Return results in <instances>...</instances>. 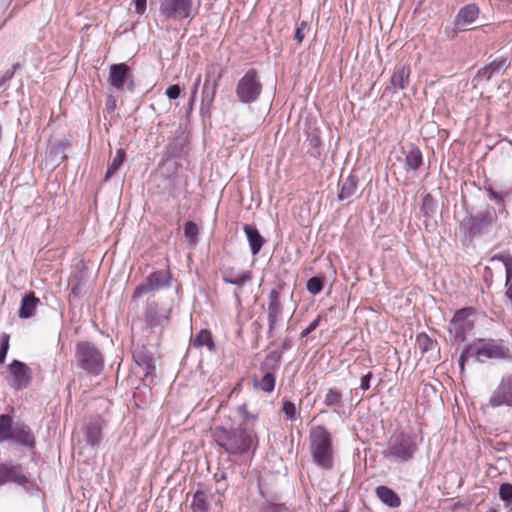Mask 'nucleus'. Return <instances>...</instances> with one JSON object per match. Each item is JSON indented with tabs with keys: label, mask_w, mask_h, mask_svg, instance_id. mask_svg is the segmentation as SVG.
<instances>
[{
	"label": "nucleus",
	"mask_w": 512,
	"mask_h": 512,
	"mask_svg": "<svg viewBox=\"0 0 512 512\" xmlns=\"http://www.w3.org/2000/svg\"><path fill=\"white\" fill-rule=\"evenodd\" d=\"M172 276L169 270H158L150 273L145 281L136 286L133 291L132 299H140L144 294L158 291L162 288L170 287Z\"/></svg>",
	"instance_id": "9b49d317"
},
{
	"label": "nucleus",
	"mask_w": 512,
	"mask_h": 512,
	"mask_svg": "<svg viewBox=\"0 0 512 512\" xmlns=\"http://www.w3.org/2000/svg\"><path fill=\"white\" fill-rule=\"evenodd\" d=\"M262 88L258 71L250 69L238 80L235 93L239 102L250 104L259 99Z\"/></svg>",
	"instance_id": "6e6552de"
},
{
	"label": "nucleus",
	"mask_w": 512,
	"mask_h": 512,
	"mask_svg": "<svg viewBox=\"0 0 512 512\" xmlns=\"http://www.w3.org/2000/svg\"><path fill=\"white\" fill-rule=\"evenodd\" d=\"M488 198L491 201L496 202L497 204H503L505 201V198L509 195V191L506 192H496L493 188L488 187L485 189Z\"/></svg>",
	"instance_id": "79ce46f5"
},
{
	"label": "nucleus",
	"mask_w": 512,
	"mask_h": 512,
	"mask_svg": "<svg viewBox=\"0 0 512 512\" xmlns=\"http://www.w3.org/2000/svg\"><path fill=\"white\" fill-rule=\"evenodd\" d=\"M213 438L217 445L230 455L246 454L257 445L256 437L241 426H217L213 429Z\"/></svg>",
	"instance_id": "f03ea898"
},
{
	"label": "nucleus",
	"mask_w": 512,
	"mask_h": 512,
	"mask_svg": "<svg viewBox=\"0 0 512 512\" xmlns=\"http://www.w3.org/2000/svg\"><path fill=\"white\" fill-rule=\"evenodd\" d=\"M68 147V143L65 141H57L55 143H52L48 146V157L55 162L56 164H59L60 162L64 161L66 156V149Z\"/></svg>",
	"instance_id": "a878e982"
},
{
	"label": "nucleus",
	"mask_w": 512,
	"mask_h": 512,
	"mask_svg": "<svg viewBox=\"0 0 512 512\" xmlns=\"http://www.w3.org/2000/svg\"><path fill=\"white\" fill-rule=\"evenodd\" d=\"M8 483L16 484L27 491L36 488L34 481L25 475L22 465L11 461L0 463V487Z\"/></svg>",
	"instance_id": "9d476101"
},
{
	"label": "nucleus",
	"mask_w": 512,
	"mask_h": 512,
	"mask_svg": "<svg viewBox=\"0 0 512 512\" xmlns=\"http://www.w3.org/2000/svg\"><path fill=\"white\" fill-rule=\"evenodd\" d=\"M7 382L15 390L26 388L31 382V369L23 362L13 360L7 367Z\"/></svg>",
	"instance_id": "f8f14e48"
},
{
	"label": "nucleus",
	"mask_w": 512,
	"mask_h": 512,
	"mask_svg": "<svg viewBox=\"0 0 512 512\" xmlns=\"http://www.w3.org/2000/svg\"><path fill=\"white\" fill-rule=\"evenodd\" d=\"M8 348H9V336L7 334H3L0 337V365L5 360Z\"/></svg>",
	"instance_id": "49530a36"
},
{
	"label": "nucleus",
	"mask_w": 512,
	"mask_h": 512,
	"mask_svg": "<svg viewBox=\"0 0 512 512\" xmlns=\"http://www.w3.org/2000/svg\"><path fill=\"white\" fill-rule=\"evenodd\" d=\"M324 404L329 408L343 407V394L337 388H329L324 396Z\"/></svg>",
	"instance_id": "c85d7f7f"
},
{
	"label": "nucleus",
	"mask_w": 512,
	"mask_h": 512,
	"mask_svg": "<svg viewBox=\"0 0 512 512\" xmlns=\"http://www.w3.org/2000/svg\"><path fill=\"white\" fill-rule=\"evenodd\" d=\"M216 91L217 87H213L211 84L204 83L202 91L203 101L211 103L215 98Z\"/></svg>",
	"instance_id": "a18cd8bd"
},
{
	"label": "nucleus",
	"mask_w": 512,
	"mask_h": 512,
	"mask_svg": "<svg viewBox=\"0 0 512 512\" xmlns=\"http://www.w3.org/2000/svg\"><path fill=\"white\" fill-rule=\"evenodd\" d=\"M375 493L378 499L390 508H397L401 505V499L398 494L387 486H378Z\"/></svg>",
	"instance_id": "4be33fe9"
},
{
	"label": "nucleus",
	"mask_w": 512,
	"mask_h": 512,
	"mask_svg": "<svg viewBox=\"0 0 512 512\" xmlns=\"http://www.w3.org/2000/svg\"><path fill=\"white\" fill-rule=\"evenodd\" d=\"M200 0H158V18L161 22L192 20L198 13Z\"/></svg>",
	"instance_id": "20e7f679"
},
{
	"label": "nucleus",
	"mask_w": 512,
	"mask_h": 512,
	"mask_svg": "<svg viewBox=\"0 0 512 512\" xmlns=\"http://www.w3.org/2000/svg\"><path fill=\"white\" fill-rule=\"evenodd\" d=\"M107 82L117 92L134 93L135 91L134 76L126 63L110 65Z\"/></svg>",
	"instance_id": "1a4fd4ad"
},
{
	"label": "nucleus",
	"mask_w": 512,
	"mask_h": 512,
	"mask_svg": "<svg viewBox=\"0 0 512 512\" xmlns=\"http://www.w3.org/2000/svg\"><path fill=\"white\" fill-rule=\"evenodd\" d=\"M243 230L246 234L247 240L249 242V247L251 250V253L255 256L257 255L260 250L262 249L265 239L261 236L258 229L250 224H245L243 227Z\"/></svg>",
	"instance_id": "412c9836"
},
{
	"label": "nucleus",
	"mask_w": 512,
	"mask_h": 512,
	"mask_svg": "<svg viewBox=\"0 0 512 512\" xmlns=\"http://www.w3.org/2000/svg\"><path fill=\"white\" fill-rule=\"evenodd\" d=\"M125 160V151L123 149H118L115 157L108 165L107 171L105 173V180H109L120 168Z\"/></svg>",
	"instance_id": "c9c22d12"
},
{
	"label": "nucleus",
	"mask_w": 512,
	"mask_h": 512,
	"mask_svg": "<svg viewBox=\"0 0 512 512\" xmlns=\"http://www.w3.org/2000/svg\"><path fill=\"white\" fill-rule=\"evenodd\" d=\"M496 219L497 216L495 210L492 207L487 206L483 210L465 217L461 221L460 227L470 237L474 238L485 233L493 225Z\"/></svg>",
	"instance_id": "0eeeda50"
},
{
	"label": "nucleus",
	"mask_w": 512,
	"mask_h": 512,
	"mask_svg": "<svg viewBox=\"0 0 512 512\" xmlns=\"http://www.w3.org/2000/svg\"><path fill=\"white\" fill-rule=\"evenodd\" d=\"M10 440L28 449H33L36 445L34 433L31 428L25 424H16L13 426Z\"/></svg>",
	"instance_id": "a211bd4d"
},
{
	"label": "nucleus",
	"mask_w": 512,
	"mask_h": 512,
	"mask_svg": "<svg viewBox=\"0 0 512 512\" xmlns=\"http://www.w3.org/2000/svg\"><path fill=\"white\" fill-rule=\"evenodd\" d=\"M322 317L318 315L300 334L301 338L307 337L320 325Z\"/></svg>",
	"instance_id": "de8ad7c7"
},
{
	"label": "nucleus",
	"mask_w": 512,
	"mask_h": 512,
	"mask_svg": "<svg viewBox=\"0 0 512 512\" xmlns=\"http://www.w3.org/2000/svg\"><path fill=\"white\" fill-rule=\"evenodd\" d=\"M417 451L416 438L404 432H399L390 437L382 454L390 462L399 464L411 461Z\"/></svg>",
	"instance_id": "39448f33"
},
{
	"label": "nucleus",
	"mask_w": 512,
	"mask_h": 512,
	"mask_svg": "<svg viewBox=\"0 0 512 512\" xmlns=\"http://www.w3.org/2000/svg\"><path fill=\"white\" fill-rule=\"evenodd\" d=\"M357 187L358 177L354 174H350L342 183L338 199L342 201L352 197L356 193Z\"/></svg>",
	"instance_id": "bb28decb"
},
{
	"label": "nucleus",
	"mask_w": 512,
	"mask_h": 512,
	"mask_svg": "<svg viewBox=\"0 0 512 512\" xmlns=\"http://www.w3.org/2000/svg\"><path fill=\"white\" fill-rule=\"evenodd\" d=\"M406 166L415 171L422 165V153L416 146H412L405 156Z\"/></svg>",
	"instance_id": "2f4dec72"
},
{
	"label": "nucleus",
	"mask_w": 512,
	"mask_h": 512,
	"mask_svg": "<svg viewBox=\"0 0 512 512\" xmlns=\"http://www.w3.org/2000/svg\"><path fill=\"white\" fill-rule=\"evenodd\" d=\"M17 68H19V64L13 65L11 70L5 72V74L0 78V87H2L7 81L13 78Z\"/></svg>",
	"instance_id": "3c124183"
},
{
	"label": "nucleus",
	"mask_w": 512,
	"mask_h": 512,
	"mask_svg": "<svg viewBox=\"0 0 512 512\" xmlns=\"http://www.w3.org/2000/svg\"><path fill=\"white\" fill-rule=\"evenodd\" d=\"M237 412L240 416H242L244 418L245 421H248L249 419H255L256 416L255 415H251L249 412H248V409H247V405L246 404H242V405H239L237 407Z\"/></svg>",
	"instance_id": "603ef678"
},
{
	"label": "nucleus",
	"mask_w": 512,
	"mask_h": 512,
	"mask_svg": "<svg viewBox=\"0 0 512 512\" xmlns=\"http://www.w3.org/2000/svg\"><path fill=\"white\" fill-rule=\"evenodd\" d=\"M373 378L372 372H368L361 378L360 388L363 391H367L370 388V381Z\"/></svg>",
	"instance_id": "864d4df0"
},
{
	"label": "nucleus",
	"mask_w": 512,
	"mask_h": 512,
	"mask_svg": "<svg viewBox=\"0 0 512 512\" xmlns=\"http://www.w3.org/2000/svg\"><path fill=\"white\" fill-rule=\"evenodd\" d=\"M480 13L479 7L470 3L460 8L456 15V25L460 29H464L467 26L473 24L478 18Z\"/></svg>",
	"instance_id": "aec40b11"
},
{
	"label": "nucleus",
	"mask_w": 512,
	"mask_h": 512,
	"mask_svg": "<svg viewBox=\"0 0 512 512\" xmlns=\"http://www.w3.org/2000/svg\"><path fill=\"white\" fill-rule=\"evenodd\" d=\"M193 343L197 347L206 346L210 351H213L215 349V343L213 340L212 333L208 329L200 330L195 336Z\"/></svg>",
	"instance_id": "72a5a7b5"
},
{
	"label": "nucleus",
	"mask_w": 512,
	"mask_h": 512,
	"mask_svg": "<svg viewBox=\"0 0 512 512\" xmlns=\"http://www.w3.org/2000/svg\"><path fill=\"white\" fill-rule=\"evenodd\" d=\"M411 69L408 65H396L390 78V85L393 92L404 90L410 83Z\"/></svg>",
	"instance_id": "6ab92c4d"
},
{
	"label": "nucleus",
	"mask_w": 512,
	"mask_h": 512,
	"mask_svg": "<svg viewBox=\"0 0 512 512\" xmlns=\"http://www.w3.org/2000/svg\"><path fill=\"white\" fill-rule=\"evenodd\" d=\"M275 375L272 372H265L261 379H254V387L265 393H270L275 388Z\"/></svg>",
	"instance_id": "473e14b6"
},
{
	"label": "nucleus",
	"mask_w": 512,
	"mask_h": 512,
	"mask_svg": "<svg viewBox=\"0 0 512 512\" xmlns=\"http://www.w3.org/2000/svg\"><path fill=\"white\" fill-rule=\"evenodd\" d=\"M492 260L501 261L505 267L507 282L512 279V256L508 253L495 255Z\"/></svg>",
	"instance_id": "ea45409f"
},
{
	"label": "nucleus",
	"mask_w": 512,
	"mask_h": 512,
	"mask_svg": "<svg viewBox=\"0 0 512 512\" xmlns=\"http://www.w3.org/2000/svg\"><path fill=\"white\" fill-rule=\"evenodd\" d=\"M436 211V203L430 194H426L422 199L421 212L425 217H431Z\"/></svg>",
	"instance_id": "58836bf2"
},
{
	"label": "nucleus",
	"mask_w": 512,
	"mask_h": 512,
	"mask_svg": "<svg viewBox=\"0 0 512 512\" xmlns=\"http://www.w3.org/2000/svg\"><path fill=\"white\" fill-rule=\"evenodd\" d=\"M308 441L312 463L322 471H332L336 450L331 432L322 425L313 426L309 430Z\"/></svg>",
	"instance_id": "f257e3e1"
},
{
	"label": "nucleus",
	"mask_w": 512,
	"mask_h": 512,
	"mask_svg": "<svg viewBox=\"0 0 512 512\" xmlns=\"http://www.w3.org/2000/svg\"><path fill=\"white\" fill-rule=\"evenodd\" d=\"M222 77L221 68L217 64H209L206 67L205 82L213 87H218V82Z\"/></svg>",
	"instance_id": "f704fd0d"
},
{
	"label": "nucleus",
	"mask_w": 512,
	"mask_h": 512,
	"mask_svg": "<svg viewBox=\"0 0 512 512\" xmlns=\"http://www.w3.org/2000/svg\"><path fill=\"white\" fill-rule=\"evenodd\" d=\"M193 512H208L209 509V496L203 490H197L193 495L192 500Z\"/></svg>",
	"instance_id": "cd10ccee"
},
{
	"label": "nucleus",
	"mask_w": 512,
	"mask_h": 512,
	"mask_svg": "<svg viewBox=\"0 0 512 512\" xmlns=\"http://www.w3.org/2000/svg\"><path fill=\"white\" fill-rule=\"evenodd\" d=\"M75 357L81 369L89 374L99 375L104 368V358L99 349L90 342L77 344Z\"/></svg>",
	"instance_id": "423d86ee"
},
{
	"label": "nucleus",
	"mask_w": 512,
	"mask_h": 512,
	"mask_svg": "<svg viewBox=\"0 0 512 512\" xmlns=\"http://www.w3.org/2000/svg\"><path fill=\"white\" fill-rule=\"evenodd\" d=\"M308 27L306 22H301V24L297 27L295 31L294 38L297 40L298 43H301L303 39L305 38L304 30Z\"/></svg>",
	"instance_id": "8fccbe9b"
},
{
	"label": "nucleus",
	"mask_w": 512,
	"mask_h": 512,
	"mask_svg": "<svg viewBox=\"0 0 512 512\" xmlns=\"http://www.w3.org/2000/svg\"><path fill=\"white\" fill-rule=\"evenodd\" d=\"M475 358L479 362L488 359H507L510 358V350L503 346L502 341L495 342L493 340L485 342L482 339L468 344L462 351L459 363L464 369V364L469 359Z\"/></svg>",
	"instance_id": "7ed1b4c3"
},
{
	"label": "nucleus",
	"mask_w": 512,
	"mask_h": 512,
	"mask_svg": "<svg viewBox=\"0 0 512 512\" xmlns=\"http://www.w3.org/2000/svg\"><path fill=\"white\" fill-rule=\"evenodd\" d=\"M39 303L40 300L39 298L35 297L34 293L31 292L29 294H26L21 300L19 317L22 319L31 318L34 315Z\"/></svg>",
	"instance_id": "b1692460"
},
{
	"label": "nucleus",
	"mask_w": 512,
	"mask_h": 512,
	"mask_svg": "<svg viewBox=\"0 0 512 512\" xmlns=\"http://www.w3.org/2000/svg\"><path fill=\"white\" fill-rule=\"evenodd\" d=\"M166 96L168 97V99L170 100H175L177 98H179L180 94H181V88L179 85L177 84H174V85H170L167 89H166V92H165Z\"/></svg>",
	"instance_id": "09e8293b"
},
{
	"label": "nucleus",
	"mask_w": 512,
	"mask_h": 512,
	"mask_svg": "<svg viewBox=\"0 0 512 512\" xmlns=\"http://www.w3.org/2000/svg\"><path fill=\"white\" fill-rule=\"evenodd\" d=\"M184 235L189 243L196 244L199 236V227L193 221L184 224Z\"/></svg>",
	"instance_id": "4c0bfd02"
},
{
	"label": "nucleus",
	"mask_w": 512,
	"mask_h": 512,
	"mask_svg": "<svg viewBox=\"0 0 512 512\" xmlns=\"http://www.w3.org/2000/svg\"><path fill=\"white\" fill-rule=\"evenodd\" d=\"M282 411L286 415L287 419L294 421L296 419V406L289 400H283Z\"/></svg>",
	"instance_id": "37998d69"
},
{
	"label": "nucleus",
	"mask_w": 512,
	"mask_h": 512,
	"mask_svg": "<svg viewBox=\"0 0 512 512\" xmlns=\"http://www.w3.org/2000/svg\"><path fill=\"white\" fill-rule=\"evenodd\" d=\"M474 313L472 307H466L457 310L449 326V331L454 333V337L457 341H464L466 338V332L472 328V323L468 321V318Z\"/></svg>",
	"instance_id": "2eb2a0df"
},
{
	"label": "nucleus",
	"mask_w": 512,
	"mask_h": 512,
	"mask_svg": "<svg viewBox=\"0 0 512 512\" xmlns=\"http://www.w3.org/2000/svg\"><path fill=\"white\" fill-rule=\"evenodd\" d=\"M169 314V310L160 309L154 302L148 304L143 316L145 327L152 332H161L169 322Z\"/></svg>",
	"instance_id": "ddd939ff"
},
{
	"label": "nucleus",
	"mask_w": 512,
	"mask_h": 512,
	"mask_svg": "<svg viewBox=\"0 0 512 512\" xmlns=\"http://www.w3.org/2000/svg\"><path fill=\"white\" fill-rule=\"evenodd\" d=\"M200 82H201V75H198L196 78L195 84H194L193 91H192L191 101L194 100V97H195V94L197 93V89H198Z\"/></svg>",
	"instance_id": "4d7b16f0"
},
{
	"label": "nucleus",
	"mask_w": 512,
	"mask_h": 512,
	"mask_svg": "<svg viewBox=\"0 0 512 512\" xmlns=\"http://www.w3.org/2000/svg\"><path fill=\"white\" fill-rule=\"evenodd\" d=\"M499 497L503 501L505 508L512 510V484L503 483L499 487Z\"/></svg>",
	"instance_id": "e433bc0d"
},
{
	"label": "nucleus",
	"mask_w": 512,
	"mask_h": 512,
	"mask_svg": "<svg viewBox=\"0 0 512 512\" xmlns=\"http://www.w3.org/2000/svg\"><path fill=\"white\" fill-rule=\"evenodd\" d=\"M13 432V420L10 415H0V444L11 438Z\"/></svg>",
	"instance_id": "7c9ffc66"
},
{
	"label": "nucleus",
	"mask_w": 512,
	"mask_h": 512,
	"mask_svg": "<svg viewBox=\"0 0 512 512\" xmlns=\"http://www.w3.org/2000/svg\"><path fill=\"white\" fill-rule=\"evenodd\" d=\"M222 279L225 283L243 287L246 283L252 280L251 271L236 273L233 268L226 269L222 274Z\"/></svg>",
	"instance_id": "5701e85b"
},
{
	"label": "nucleus",
	"mask_w": 512,
	"mask_h": 512,
	"mask_svg": "<svg viewBox=\"0 0 512 512\" xmlns=\"http://www.w3.org/2000/svg\"><path fill=\"white\" fill-rule=\"evenodd\" d=\"M283 306L280 301V293L276 289H272L268 297L267 319L268 329L272 332L281 321Z\"/></svg>",
	"instance_id": "f3484780"
},
{
	"label": "nucleus",
	"mask_w": 512,
	"mask_h": 512,
	"mask_svg": "<svg viewBox=\"0 0 512 512\" xmlns=\"http://www.w3.org/2000/svg\"><path fill=\"white\" fill-rule=\"evenodd\" d=\"M486 512H497L494 508H489Z\"/></svg>",
	"instance_id": "13d9d810"
},
{
	"label": "nucleus",
	"mask_w": 512,
	"mask_h": 512,
	"mask_svg": "<svg viewBox=\"0 0 512 512\" xmlns=\"http://www.w3.org/2000/svg\"><path fill=\"white\" fill-rule=\"evenodd\" d=\"M306 288L312 295L319 294L323 289V279L320 277H312L307 281Z\"/></svg>",
	"instance_id": "a19ab883"
},
{
	"label": "nucleus",
	"mask_w": 512,
	"mask_h": 512,
	"mask_svg": "<svg viewBox=\"0 0 512 512\" xmlns=\"http://www.w3.org/2000/svg\"><path fill=\"white\" fill-rule=\"evenodd\" d=\"M86 442L90 446H97L102 438V425L99 420L89 423L86 427Z\"/></svg>",
	"instance_id": "393cba45"
},
{
	"label": "nucleus",
	"mask_w": 512,
	"mask_h": 512,
	"mask_svg": "<svg viewBox=\"0 0 512 512\" xmlns=\"http://www.w3.org/2000/svg\"><path fill=\"white\" fill-rule=\"evenodd\" d=\"M106 106H107V109L110 110V111H113L116 107V101L115 99L113 98V96H109L108 99H107V103H106Z\"/></svg>",
	"instance_id": "6e6d98bb"
},
{
	"label": "nucleus",
	"mask_w": 512,
	"mask_h": 512,
	"mask_svg": "<svg viewBox=\"0 0 512 512\" xmlns=\"http://www.w3.org/2000/svg\"><path fill=\"white\" fill-rule=\"evenodd\" d=\"M133 359L138 366L142 367L146 371V373H149L154 369V360L150 352L143 350L137 351L133 354Z\"/></svg>",
	"instance_id": "c756f323"
},
{
	"label": "nucleus",
	"mask_w": 512,
	"mask_h": 512,
	"mask_svg": "<svg viewBox=\"0 0 512 512\" xmlns=\"http://www.w3.org/2000/svg\"><path fill=\"white\" fill-rule=\"evenodd\" d=\"M135 12L139 15H143L146 11L147 0H134Z\"/></svg>",
	"instance_id": "5fc2aeb1"
},
{
	"label": "nucleus",
	"mask_w": 512,
	"mask_h": 512,
	"mask_svg": "<svg viewBox=\"0 0 512 512\" xmlns=\"http://www.w3.org/2000/svg\"><path fill=\"white\" fill-rule=\"evenodd\" d=\"M416 342L422 352H427L428 350H430L433 344L432 340L428 337V335L424 333L417 335Z\"/></svg>",
	"instance_id": "c03bdc74"
},
{
	"label": "nucleus",
	"mask_w": 512,
	"mask_h": 512,
	"mask_svg": "<svg viewBox=\"0 0 512 512\" xmlns=\"http://www.w3.org/2000/svg\"><path fill=\"white\" fill-rule=\"evenodd\" d=\"M488 405L492 408L502 406L512 408V375L502 377L499 384L492 391Z\"/></svg>",
	"instance_id": "4468645a"
},
{
	"label": "nucleus",
	"mask_w": 512,
	"mask_h": 512,
	"mask_svg": "<svg viewBox=\"0 0 512 512\" xmlns=\"http://www.w3.org/2000/svg\"><path fill=\"white\" fill-rule=\"evenodd\" d=\"M511 62L507 57H498L492 62L488 63L484 67L480 68L474 76L472 82L474 86L482 81H489L492 77L497 75H503L506 70L510 67Z\"/></svg>",
	"instance_id": "dca6fc26"
}]
</instances>
